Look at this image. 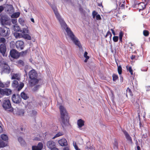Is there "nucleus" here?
I'll return each instance as SVG.
<instances>
[{
	"instance_id": "51",
	"label": "nucleus",
	"mask_w": 150,
	"mask_h": 150,
	"mask_svg": "<svg viewBox=\"0 0 150 150\" xmlns=\"http://www.w3.org/2000/svg\"><path fill=\"white\" fill-rule=\"evenodd\" d=\"M11 21L13 24H16L17 22V19L15 18H13L11 19Z\"/></svg>"
},
{
	"instance_id": "17",
	"label": "nucleus",
	"mask_w": 150,
	"mask_h": 150,
	"mask_svg": "<svg viewBox=\"0 0 150 150\" xmlns=\"http://www.w3.org/2000/svg\"><path fill=\"white\" fill-rule=\"evenodd\" d=\"M43 147L42 143L39 142L37 145H33L32 146V150H42Z\"/></svg>"
},
{
	"instance_id": "43",
	"label": "nucleus",
	"mask_w": 150,
	"mask_h": 150,
	"mask_svg": "<svg viewBox=\"0 0 150 150\" xmlns=\"http://www.w3.org/2000/svg\"><path fill=\"white\" fill-rule=\"evenodd\" d=\"M73 145L75 150H80V149L78 147L76 142H73Z\"/></svg>"
},
{
	"instance_id": "37",
	"label": "nucleus",
	"mask_w": 150,
	"mask_h": 150,
	"mask_svg": "<svg viewBox=\"0 0 150 150\" xmlns=\"http://www.w3.org/2000/svg\"><path fill=\"white\" fill-rule=\"evenodd\" d=\"M18 22L22 25L23 26L25 24V21L22 18L19 19Z\"/></svg>"
},
{
	"instance_id": "63",
	"label": "nucleus",
	"mask_w": 150,
	"mask_h": 150,
	"mask_svg": "<svg viewBox=\"0 0 150 150\" xmlns=\"http://www.w3.org/2000/svg\"><path fill=\"white\" fill-rule=\"evenodd\" d=\"M24 71L25 73V74L24 75V77H25L26 76L27 77H28V74H27V71L25 69Z\"/></svg>"
},
{
	"instance_id": "59",
	"label": "nucleus",
	"mask_w": 150,
	"mask_h": 150,
	"mask_svg": "<svg viewBox=\"0 0 150 150\" xmlns=\"http://www.w3.org/2000/svg\"><path fill=\"white\" fill-rule=\"evenodd\" d=\"M4 84L0 81V87L4 88Z\"/></svg>"
},
{
	"instance_id": "45",
	"label": "nucleus",
	"mask_w": 150,
	"mask_h": 150,
	"mask_svg": "<svg viewBox=\"0 0 150 150\" xmlns=\"http://www.w3.org/2000/svg\"><path fill=\"white\" fill-rule=\"evenodd\" d=\"M88 54V52L86 51H85L83 54L84 57L87 59H88L89 58V57L87 55Z\"/></svg>"
},
{
	"instance_id": "58",
	"label": "nucleus",
	"mask_w": 150,
	"mask_h": 150,
	"mask_svg": "<svg viewBox=\"0 0 150 150\" xmlns=\"http://www.w3.org/2000/svg\"><path fill=\"white\" fill-rule=\"evenodd\" d=\"M120 3L119 5H120V7L122 8H124L125 5L124 4H121V3L120 2H119Z\"/></svg>"
},
{
	"instance_id": "11",
	"label": "nucleus",
	"mask_w": 150,
	"mask_h": 150,
	"mask_svg": "<svg viewBox=\"0 0 150 150\" xmlns=\"http://www.w3.org/2000/svg\"><path fill=\"white\" fill-rule=\"evenodd\" d=\"M122 131L128 143L129 144H132L133 143L132 138L129 133L125 129H122Z\"/></svg>"
},
{
	"instance_id": "32",
	"label": "nucleus",
	"mask_w": 150,
	"mask_h": 150,
	"mask_svg": "<svg viewBox=\"0 0 150 150\" xmlns=\"http://www.w3.org/2000/svg\"><path fill=\"white\" fill-rule=\"evenodd\" d=\"M63 135V133L62 132H59L56 134L52 138V139H54L55 138L62 136Z\"/></svg>"
},
{
	"instance_id": "24",
	"label": "nucleus",
	"mask_w": 150,
	"mask_h": 150,
	"mask_svg": "<svg viewBox=\"0 0 150 150\" xmlns=\"http://www.w3.org/2000/svg\"><path fill=\"white\" fill-rule=\"evenodd\" d=\"M116 63L117 64V71L118 72L119 74V75H120L122 74V68L121 67V66L120 65H118V63L117 61L115 60Z\"/></svg>"
},
{
	"instance_id": "18",
	"label": "nucleus",
	"mask_w": 150,
	"mask_h": 150,
	"mask_svg": "<svg viewBox=\"0 0 150 150\" xmlns=\"http://www.w3.org/2000/svg\"><path fill=\"white\" fill-rule=\"evenodd\" d=\"M58 142L61 146H67L68 145L67 141L65 139L63 138L59 140L58 141Z\"/></svg>"
},
{
	"instance_id": "14",
	"label": "nucleus",
	"mask_w": 150,
	"mask_h": 150,
	"mask_svg": "<svg viewBox=\"0 0 150 150\" xmlns=\"http://www.w3.org/2000/svg\"><path fill=\"white\" fill-rule=\"evenodd\" d=\"M12 93L11 90L9 88H6L4 89L0 88V93L2 95H6L8 96Z\"/></svg>"
},
{
	"instance_id": "23",
	"label": "nucleus",
	"mask_w": 150,
	"mask_h": 150,
	"mask_svg": "<svg viewBox=\"0 0 150 150\" xmlns=\"http://www.w3.org/2000/svg\"><path fill=\"white\" fill-rule=\"evenodd\" d=\"M20 13L19 12H13L11 15V17L13 18H17L19 17L20 15Z\"/></svg>"
},
{
	"instance_id": "60",
	"label": "nucleus",
	"mask_w": 150,
	"mask_h": 150,
	"mask_svg": "<svg viewBox=\"0 0 150 150\" xmlns=\"http://www.w3.org/2000/svg\"><path fill=\"white\" fill-rule=\"evenodd\" d=\"M135 57L136 56L135 55H132L130 57V59L132 60H133L135 58Z\"/></svg>"
},
{
	"instance_id": "7",
	"label": "nucleus",
	"mask_w": 150,
	"mask_h": 150,
	"mask_svg": "<svg viewBox=\"0 0 150 150\" xmlns=\"http://www.w3.org/2000/svg\"><path fill=\"white\" fill-rule=\"evenodd\" d=\"M4 8L5 11L7 13L12 14L14 11V9L12 5L4 4Z\"/></svg>"
},
{
	"instance_id": "33",
	"label": "nucleus",
	"mask_w": 150,
	"mask_h": 150,
	"mask_svg": "<svg viewBox=\"0 0 150 150\" xmlns=\"http://www.w3.org/2000/svg\"><path fill=\"white\" fill-rule=\"evenodd\" d=\"M126 93H128V94L130 96H133V94L131 89L129 88L128 87L126 90Z\"/></svg>"
},
{
	"instance_id": "16",
	"label": "nucleus",
	"mask_w": 150,
	"mask_h": 150,
	"mask_svg": "<svg viewBox=\"0 0 150 150\" xmlns=\"http://www.w3.org/2000/svg\"><path fill=\"white\" fill-rule=\"evenodd\" d=\"M15 46L16 48L18 50H23L25 47L24 42L21 40H18L16 41Z\"/></svg>"
},
{
	"instance_id": "62",
	"label": "nucleus",
	"mask_w": 150,
	"mask_h": 150,
	"mask_svg": "<svg viewBox=\"0 0 150 150\" xmlns=\"http://www.w3.org/2000/svg\"><path fill=\"white\" fill-rule=\"evenodd\" d=\"M135 147L137 148V150H141L140 147L139 145L136 146Z\"/></svg>"
},
{
	"instance_id": "34",
	"label": "nucleus",
	"mask_w": 150,
	"mask_h": 150,
	"mask_svg": "<svg viewBox=\"0 0 150 150\" xmlns=\"http://www.w3.org/2000/svg\"><path fill=\"white\" fill-rule=\"evenodd\" d=\"M127 70L130 73L131 75H133V70L131 66H129L128 67L127 66L126 67Z\"/></svg>"
},
{
	"instance_id": "21",
	"label": "nucleus",
	"mask_w": 150,
	"mask_h": 150,
	"mask_svg": "<svg viewBox=\"0 0 150 150\" xmlns=\"http://www.w3.org/2000/svg\"><path fill=\"white\" fill-rule=\"evenodd\" d=\"M18 140L21 146H23L25 145V143L22 137H18Z\"/></svg>"
},
{
	"instance_id": "49",
	"label": "nucleus",
	"mask_w": 150,
	"mask_h": 150,
	"mask_svg": "<svg viewBox=\"0 0 150 150\" xmlns=\"http://www.w3.org/2000/svg\"><path fill=\"white\" fill-rule=\"evenodd\" d=\"M18 64L22 65V66H24V62L21 60H19L18 62Z\"/></svg>"
},
{
	"instance_id": "56",
	"label": "nucleus",
	"mask_w": 150,
	"mask_h": 150,
	"mask_svg": "<svg viewBox=\"0 0 150 150\" xmlns=\"http://www.w3.org/2000/svg\"><path fill=\"white\" fill-rule=\"evenodd\" d=\"M110 30L112 32V34L114 35H116V33H115V31L114 30V29L112 28H111L110 29Z\"/></svg>"
},
{
	"instance_id": "64",
	"label": "nucleus",
	"mask_w": 150,
	"mask_h": 150,
	"mask_svg": "<svg viewBox=\"0 0 150 150\" xmlns=\"http://www.w3.org/2000/svg\"><path fill=\"white\" fill-rule=\"evenodd\" d=\"M65 147L63 149V150H69V149L68 146Z\"/></svg>"
},
{
	"instance_id": "36",
	"label": "nucleus",
	"mask_w": 150,
	"mask_h": 150,
	"mask_svg": "<svg viewBox=\"0 0 150 150\" xmlns=\"http://www.w3.org/2000/svg\"><path fill=\"white\" fill-rule=\"evenodd\" d=\"M112 80L114 81H115L117 80L118 78V76L117 75L113 74L112 75Z\"/></svg>"
},
{
	"instance_id": "29",
	"label": "nucleus",
	"mask_w": 150,
	"mask_h": 150,
	"mask_svg": "<svg viewBox=\"0 0 150 150\" xmlns=\"http://www.w3.org/2000/svg\"><path fill=\"white\" fill-rule=\"evenodd\" d=\"M18 74H14L12 76L11 79L12 80L17 79L19 81V79L18 77Z\"/></svg>"
},
{
	"instance_id": "25",
	"label": "nucleus",
	"mask_w": 150,
	"mask_h": 150,
	"mask_svg": "<svg viewBox=\"0 0 150 150\" xmlns=\"http://www.w3.org/2000/svg\"><path fill=\"white\" fill-rule=\"evenodd\" d=\"M37 110L34 109L33 110L30 111V115L31 117H35L37 114Z\"/></svg>"
},
{
	"instance_id": "9",
	"label": "nucleus",
	"mask_w": 150,
	"mask_h": 150,
	"mask_svg": "<svg viewBox=\"0 0 150 150\" xmlns=\"http://www.w3.org/2000/svg\"><path fill=\"white\" fill-rule=\"evenodd\" d=\"M11 110H12L11 111H13V110L14 114L19 116H23L25 113L24 110L23 109H20L17 108H16L14 109L12 108Z\"/></svg>"
},
{
	"instance_id": "31",
	"label": "nucleus",
	"mask_w": 150,
	"mask_h": 150,
	"mask_svg": "<svg viewBox=\"0 0 150 150\" xmlns=\"http://www.w3.org/2000/svg\"><path fill=\"white\" fill-rule=\"evenodd\" d=\"M113 146L114 149H117L118 147V142L117 141L116 139H114V142L113 143Z\"/></svg>"
},
{
	"instance_id": "48",
	"label": "nucleus",
	"mask_w": 150,
	"mask_h": 150,
	"mask_svg": "<svg viewBox=\"0 0 150 150\" xmlns=\"http://www.w3.org/2000/svg\"><path fill=\"white\" fill-rule=\"evenodd\" d=\"M14 35L16 38H20L21 36L22 37V35L21 33H16V34H14Z\"/></svg>"
},
{
	"instance_id": "54",
	"label": "nucleus",
	"mask_w": 150,
	"mask_h": 150,
	"mask_svg": "<svg viewBox=\"0 0 150 150\" xmlns=\"http://www.w3.org/2000/svg\"><path fill=\"white\" fill-rule=\"evenodd\" d=\"M4 5L0 6V13H1L4 10Z\"/></svg>"
},
{
	"instance_id": "3",
	"label": "nucleus",
	"mask_w": 150,
	"mask_h": 150,
	"mask_svg": "<svg viewBox=\"0 0 150 150\" xmlns=\"http://www.w3.org/2000/svg\"><path fill=\"white\" fill-rule=\"evenodd\" d=\"M28 76L30 79L29 83L30 86L33 87L38 83L40 80V79H38V74L34 69H32L29 72Z\"/></svg>"
},
{
	"instance_id": "47",
	"label": "nucleus",
	"mask_w": 150,
	"mask_h": 150,
	"mask_svg": "<svg viewBox=\"0 0 150 150\" xmlns=\"http://www.w3.org/2000/svg\"><path fill=\"white\" fill-rule=\"evenodd\" d=\"M21 98H17L16 100L14 103L16 104H19L20 103L21 101Z\"/></svg>"
},
{
	"instance_id": "57",
	"label": "nucleus",
	"mask_w": 150,
	"mask_h": 150,
	"mask_svg": "<svg viewBox=\"0 0 150 150\" xmlns=\"http://www.w3.org/2000/svg\"><path fill=\"white\" fill-rule=\"evenodd\" d=\"M86 148L88 149H93V147L91 146H86Z\"/></svg>"
},
{
	"instance_id": "2",
	"label": "nucleus",
	"mask_w": 150,
	"mask_h": 150,
	"mask_svg": "<svg viewBox=\"0 0 150 150\" xmlns=\"http://www.w3.org/2000/svg\"><path fill=\"white\" fill-rule=\"evenodd\" d=\"M60 115V122L63 128L64 129L67 126L70 125L69 122V117L66 109L62 105L59 107Z\"/></svg>"
},
{
	"instance_id": "42",
	"label": "nucleus",
	"mask_w": 150,
	"mask_h": 150,
	"mask_svg": "<svg viewBox=\"0 0 150 150\" xmlns=\"http://www.w3.org/2000/svg\"><path fill=\"white\" fill-rule=\"evenodd\" d=\"M119 39V37L118 36L114 35L113 38L112 40L113 41L115 42H116L118 41Z\"/></svg>"
},
{
	"instance_id": "28",
	"label": "nucleus",
	"mask_w": 150,
	"mask_h": 150,
	"mask_svg": "<svg viewBox=\"0 0 150 150\" xmlns=\"http://www.w3.org/2000/svg\"><path fill=\"white\" fill-rule=\"evenodd\" d=\"M79 10L81 13L83 14V15L85 14V11L84 10L82 7L81 6V5L80 4H79Z\"/></svg>"
},
{
	"instance_id": "22",
	"label": "nucleus",
	"mask_w": 150,
	"mask_h": 150,
	"mask_svg": "<svg viewBox=\"0 0 150 150\" xmlns=\"http://www.w3.org/2000/svg\"><path fill=\"white\" fill-rule=\"evenodd\" d=\"M1 138L2 140L5 141L6 142L8 143V138L7 135L5 134H2L1 136Z\"/></svg>"
},
{
	"instance_id": "55",
	"label": "nucleus",
	"mask_w": 150,
	"mask_h": 150,
	"mask_svg": "<svg viewBox=\"0 0 150 150\" xmlns=\"http://www.w3.org/2000/svg\"><path fill=\"white\" fill-rule=\"evenodd\" d=\"M147 137V134L146 133L143 134L142 135V139H146Z\"/></svg>"
},
{
	"instance_id": "61",
	"label": "nucleus",
	"mask_w": 150,
	"mask_h": 150,
	"mask_svg": "<svg viewBox=\"0 0 150 150\" xmlns=\"http://www.w3.org/2000/svg\"><path fill=\"white\" fill-rule=\"evenodd\" d=\"M112 33H111V32L108 30V31L107 32V34H106V36H108V35H110V34H111Z\"/></svg>"
},
{
	"instance_id": "6",
	"label": "nucleus",
	"mask_w": 150,
	"mask_h": 150,
	"mask_svg": "<svg viewBox=\"0 0 150 150\" xmlns=\"http://www.w3.org/2000/svg\"><path fill=\"white\" fill-rule=\"evenodd\" d=\"M0 32L2 34V36L5 37L8 36L10 33L9 28L5 26H3V27H0Z\"/></svg>"
},
{
	"instance_id": "15",
	"label": "nucleus",
	"mask_w": 150,
	"mask_h": 150,
	"mask_svg": "<svg viewBox=\"0 0 150 150\" xmlns=\"http://www.w3.org/2000/svg\"><path fill=\"white\" fill-rule=\"evenodd\" d=\"M6 45L5 43H2L0 45V53H1L4 57H6L7 55L6 52Z\"/></svg>"
},
{
	"instance_id": "1",
	"label": "nucleus",
	"mask_w": 150,
	"mask_h": 150,
	"mask_svg": "<svg viewBox=\"0 0 150 150\" xmlns=\"http://www.w3.org/2000/svg\"><path fill=\"white\" fill-rule=\"evenodd\" d=\"M59 21L62 28L65 30L68 36L69 37L73 42L79 47L80 51L83 50L80 41L75 36L70 28L68 26L64 19H62Z\"/></svg>"
},
{
	"instance_id": "13",
	"label": "nucleus",
	"mask_w": 150,
	"mask_h": 150,
	"mask_svg": "<svg viewBox=\"0 0 150 150\" xmlns=\"http://www.w3.org/2000/svg\"><path fill=\"white\" fill-rule=\"evenodd\" d=\"M10 55L11 57L14 59H17L19 57V52L15 49H12L10 50Z\"/></svg>"
},
{
	"instance_id": "30",
	"label": "nucleus",
	"mask_w": 150,
	"mask_h": 150,
	"mask_svg": "<svg viewBox=\"0 0 150 150\" xmlns=\"http://www.w3.org/2000/svg\"><path fill=\"white\" fill-rule=\"evenodd\" d=\"M28 49H27L26 50L22 51L21 52H19V55L20 56H23L26 54Z\"/></svg>"
},
{
	"instance_id": "52",
	"label": "nucleus",
	"mask_w": 150,
	"mask_h": 150,
	"mask_svg": "<svg viewBox=\"0 0 150 150\" xmlns=\"http://www.w3.org/2000/svg\"><path fill=\"white\" fill-rule=\"evenodd\" d=\"M95 17L97 20H99L101 19V17L99 14H98Z\"/></svg>"
},
{
	"instance_id": "53",
	"label": "nucleus",
	"mask_w": 150,
	"mask_h": 150,
	"mask_svg": "<svg viewBox=\"0 0 150 150\" xmlns=\"http://www.w3.org/2000/svg\"><path fill=\"white\" fill-rule=\"evenodd\" d=\"M124 35V33L122 31H120L119 33L118 37H122V38L123 36Z\"/></svg>"
},
{
	"instance_id": "38",
	"label": "nucleus",
	"mask_w": 150,
	"mask_h": 150,
	"mask_svg": "<svg viewBox=\"0 0 150 150\" xmlns=\"http://www.w3.org/2000/svg\"><path fill=\"white\" fill-rule=\"evenodd\" d=\"M17 98H16V94L15 93L13 94L11 97L12 101L13 103H14L16 100Z\"/></svg>"
},
{
	"instance_id": "50",
	"label": "nucleus",
	"mask_w": 150,
	"mask_h": 150,
	"mask_svg": "<svg viewBox=\"0 0 150 150\" xmlns=\"http://www.w3.org/2000/svg\"><path fill=\"white\" fill-rule=\"evenodd\" d=\"M6 41V40L4 38H0V43H4Z\"/></svg>"
},
{
	"instance_id": "44",
	"label": "nucleus",
	"mask_w": 150,
	"mask_h": 150,
	"mask_svg": "<svg viewBox=\"0 0 150 150\" xmlns=\"http://www.w3.org/2000/svg\"><path fill=\"white\" fill-rule=\"evenodd\" d=\"M98 14V13L96 11H93L92 15L93 18H95L96 16H97V15Z\"/></svg>"
},
{
	"instance_id": "39",
	"label": "nucleus",
	"mask_w": 150,
	"mask_h": 150,
	"mask_svg": "<svg viewBox=\"0 0 150 150\" xmlns=\"http://www.w3.org/2000/svg\"><path fill=\"white\" fill-rule=\"evenodd\" d=\"M40 85H38L35 86L33 89V91H35L38 90L40 87Z\"/></svg>"
},
{
	"instance_id": "4",
	"label": "nucleus",
	"mask_w": 150,
	"mask_h": 150,
	"mask_svg": "<svg viewBox=\"0 0 150 150\" xmlns=\"http://www.w3.org/2000/svg\"><path fill=\"white\" fill-rule=\"evenodd\" d=\"M11 86L15 90L19 92L24 87V84L23 82H20L19 84L18 81L13 80Z\"/></svg>"
},
{
	"instance_id": "40",
	"label": "nucleus",
	"mask_w": 150,
	"mask_h": 150,
	"mask_svg": "<svg viewBox=\"0 0 150 150\" xmlns=\"http://www.w3.org/2000/svg\"><path fill=\"white\" fill-rule=\"evenodd\" d=\"M149 34V32L146 30H144L143 31V34L145 37L148 36Z\"/></svg>"
},
{
	"instance_id": "46",
	"label": "nucleus",
	"mask_w": 150,
	"mask_h": 150,
	"mask_svg": "<svg viewBox=\"0 0 150 150\" xmlns=\"http://www.w3.org/2000/svg\"><path fill=\"white\" fill-rule=\"evenodd\" d=\"M22 33L23 34H25V33H29V31L28 29L24 28L23 29Z\"/></svg>"
},
{
	"instance_id": "5",
	"label": "nucleus",
	"mask_w": 150,
	"mask_h": 150,
	"mask_svg": "<svg viewBox=\"0 0 150 150\" xmlns=\"http://www.w3.org/2000/svg\"><path fill=\"white\" fill-rule=\"evenodd\" d=\"M2 69V73H5L7 74H9L11 71L10 68L6 62H4L0 64Z\"/></svg>"
},
{
	"instance_id": "41",
	"label": "nucleus",
	"mask_w": 150,
	"mask_h": 150,
	"mask_svg": "<svg viewBox=\"0 0 150 150\" xmlns=\"http://www.w3.org/2000/svg\"><path fill=\"white\" fill-rule=\"evenodd\" d=\"M13 27L15 28V31H16L17 32L21 31H20V28L18 26L14 25Z\"/></svg>"
},
{
	"instance_id": "35",
	"label": "nucleus",
	"mask_w": 150,
	"mask_h": 150,
	"mask_svg": "<svg viewBox=\"0 0 150 150\" xmlns=\"http://www.w3.org/2000/svg\"><path fill=\"white\" fill-rule=\"evenodd\" d=\"M50 5L53 10L54 12H55L58 11L57 8L54 4H50Z\"/></svg>"
},
{
	"instance_id": "10",
	"label": "nucleus",
	"mask_w": 150,
	"mask_h": 150,
	"mask_svg": "<svg viewBox=\"0 0 150 150\" xmlns=\"http://www.w3.org/2000/svg\"><path fill=\"white\" fill-rule=\"evenodd\" d=\"M47 146L50 150H59L58 148L56 147L55 142L52 141H48L47 143Z\"/></svg>"
},
{
	"instance_id": "12",
	"label": "nucleus",
	"mask_w": 150,
	"mask_h": 150,
	"mask_svg": "<svg viewBox=\"0 0 150 150\" xmlns=\"http://www.w3.org/2000/svg\"><path fill=\"white\" fill-rule=\"evenodd\" d=\"M2 106L5 110L10 109L11 107L10 101L9 100H4Z\"/></svg>"
},
{
	"instance_id": "19",
	"label": "nucleus",
	"mask_w": 150,
	"mask_h": 150,
	"mask_svg": "<svg viewBox=\"0 0 150 150\" xmlns=\"http://www.w3.org/2000/svg\"><path fill=\"white\" fill-rule=\"evenodd\" d=\"M84 122L81 119H79L77 122V124L78 127L81 129L82 127L84 125Z\"/></svg>"
},
{
	"instance_id": "8",
	"label": "nucleus",
	"mask_w": 150,
	"mask_h": 150,
	"mask_svg": "<svg viewBox=\"0 0 150 150\" xmlns=\"http://www.w3.org/2000/svg\"><path fill=\"white\" fill-rule=\"evenodd\" d=\"M9 18L6 15H3L1 16L0 18V23L2 26H5L8 25L7 21L9 20Z\"/></svg>"
},
{
	"instance_id": "27",
	"label": "nucleus",
	"mask_w": 150,
	"mask_h": 150,
	"mask_svg": "<svg viewBox=\"0 0 150 150\" xmlns=\"http://www.w3.org/2000/svg\"><path fill=\"white\" fill-rule=\"evenodd\" d=\"M22 37L25 39L30 40L31 39V36L27 34H23Z\"/></svg>"
},
{
	"instance_id": "20",
	"label": "nucleus",
	"mask_w": 150,
	"mask_h": 150,
	"mask_svg": "<svg viewBox=\"0 0 150 150\" xmlns=\"http://www.w3.org/2000/svg\"><path fill=\"white\" fill-rule=\"evenodd\" d=\"M21 98L24 100H26L29 98V96L24 91L22 92L20 94Z\"/></svg>"
},
{
	"instance_id": "26",
	"label": "nucleus",
	"mask_w": 150,
	"mask_h": 150,
	"mask_svg": "<svg viewBox=\"0 0 150 150\" xmlns=\"http://www.w3.org/2000/svg\"><path fill=\"white\" fill-rule=\"evenodd\" d=\"M54 13L57 19L59 21L63 19L62 18L61 16H60L59 13L58 12V11L55 12H54Z\"/></svg>"
}]
</instances>
